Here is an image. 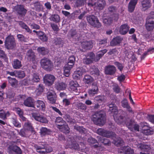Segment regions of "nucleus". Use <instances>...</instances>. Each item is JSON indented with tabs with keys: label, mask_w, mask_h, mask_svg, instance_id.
I'll use <instances>...</instances> for the list:
<instances>
[{
	"label": "nucleus",
	"mask_w": 154,
	"mask_h": 154,
	"mask_svg": "<svg viewBox=\"0 0 154 154\" xmlns=\"http://www.w3.org/2000/svg\"><path fill=\"white\" fill-rule=\"evenodd\" d=\"M46 145H48V143L46 142H42L38 145H35V147L37 152L42 154L44 153V151H42L41 150L45 149V148L46 147Z\"/></svg>",
	"instance_id": "obj_21"
},
{
	"label": "nucleus",
	"mask_w": 154,
	"mask_h": 154,
	"mask_svg": "<svg viewBox=\"0 0 154 154\" xmlns=\"http://www.w3.org/2000/svg\"><path fill=\"white\" fill-rule=\"evenodd\" d=\"M50 26L55 33H57L58 32V25L56 23H51Z\"/></svg>",
	"instance_id": "obj_56"
},
{
	"label": "nucleus",
	"mask_w": 154,
	"mask_h": 154,
	"mask_svg": "<svg viewBox=\"0 0 154 154\" xmlns=\"http://www.w3.org/2000/svg\"><path fill=\"white\" fill-rule=\"evenodd\" d=\"M18 24L23 29H25L26 32L30 34L32 32V30L29 27L22 21H19Z\"/></svg>",
	"instance_id": "obj_29"
},
{
	"label": "nucleus",
	"mask_w": 154,
	"mask_h": 154,
	"mask_svg": "<svg viewBox=\"0 0 154 154\" xmlns=\"http://www.w3.org/2000/svg\"><path fill=\"white\" fill-rule=\"evenodd\" d=\"M153 52H154V48H149L147 51L144 53L142 56L141 57V60H142L144 59L146 56L148 54L147 53L148 52H150V54H152Z\"/></svg>",
	"instance_id": "obj_52"
},
{
	"label": "nucleus",
	"mask_w": 154,
	"mask_h": 154,
	"mask_svg": "<svg viewBox=\"0 0 154 154\" xmlns=\"http://www.w3.org/2000/svg\"><path fill=\"white\" fill-rule=\"evenodd\" d=\"M94 99L99 103H101L104 101L105 97L103 95H99L96 97Z\"/></svg>",
	"instance_id": "obj_49"
},
{
	"label": "nucleus",
	"mask_w": 154,
	"mask_h": 154,
	"mask_svg": "<svg viewBox=\"0 0 154 154\" xmlns=\"http://www.w3.org/2000/svg\"><path fill=\"white\" fill-rule=\"evenodd\" d=\"M41 65L43 69L45 70L50 71L54 68V65L51 60L48 58H44L41 59Z\"/></svg>",
	"instance_id": "obj_5"
},
{
	"label": "nucleus",
	"mask_w": 154,
	"mask_h": 154,
	"mask_svg": "<svg viewBox=\"0 0 154 154\" xmlns=\"http://www.w3.org/2000/svg\"><path fill=\"white\" fill-rule=\"evenodd\" d=\"M140 2L141 7L143 11H145L150 8L152 4L151 0H141Z\"/></svg>",
	"instance_id": "obj_14"
},
{
	"label": "nucleus",
	"mask_w": 154,
	"mask_h": 154,
	"mask_svg": "<svg viewBox=\"0 0 154 154\" xmlns=\"http://www.w3.org/2000/svg\"><path fill=\"white\" fill-rule=\"evenodd\" d=\"M7 79L9 83L12 88H16L17 87L18 81L15 78L8 76Z\"/></svg>",
	"instance_id": "obj_23"
},
{
	"label": "nucleus",
	"mask_w": 154,
	"mask_h": 154,
	"mask_svg": "<svg viewBox=\"0 0 154 154\" xmlns=\"http://www.w3.org/2000/svg\"><path fill=\"white\" fill-rule=\"evenodd\" d=\"M74 128L82 134L84 133L85 131V128L78 125L75 126Z\"/></svg>",
	"instance_id": "obj_51"
},
{
	"label": "nucleus",
	"mask_w": 154,
	"mask_h": 154,
	"mask_svg": "<svg viewBox=\"0 0 154 154\" xmlns=\"http://www.w3.org/2000/svg\"><path fill=\"white\" fill-rule=\"evenodd\" d=\"M35 107H36L39 110H44L45 109V104L44 102L40 100H38L35 103Z\"/></svg>",
	"instance_id": "obj_28"
},
{
	"label": "nucleus",
	"mask_w": 154,
	"mask_h": 154,
	"mask_svg": "<svg viewBox=\"0 0 154 154\" xmlns=\"http://www.w3.org/2000/svg\"><path fill=\"white\" fill-rule=\"evenodd\" d=\"M15 94L13 92H9L7 94V97L11 100L14 99Z\"/></svg>",
	"instance_id": "obj_55"
},
{
	"label": "nucleus",
	"mask_w": 154,
	"mask_h": 154,
	"mask_svg": "<svg viewBox=\"0 0 154 154\" xmlns=\"http://www.w3.org/2000/svg\"><path fill=\"white\" fill-rule=\"evenodd\" d=\"M99 141L105 146H109L111 145V142L107 139L100 137Z\"/></svg>",
	"instance_id": "obj_41"
},
{
	"label": "nucleus",
	"mask_w": 154,
	"mask_h": 154,
	"mask_svg": "<svg viewBox=\"0 0 154 154\" xmlns=\"http://www.w3.org/2000/svg\"><path fill=\"white\" fill-rule=\"evenodd\" d=\"M103 23L106 25H110L112 23V19L111 17H107L103 19Z\"/></svg>",
	"instance_id": "obj_46"
},
{
	"label": "nucleus",
	"mask_w": 154,
	"mask_h": 154,
	"mask_svg": "<svg viewBox=\"0 0 154 154\" xmlns=\"http://www.w3.org/2000/svg\"><path fill=\"white\" fill-rule=\"evenodd\" d=\"M97 132L98 134L107 138L114 137L115 136V133L112 131L102 128L97 129Z\"/></svg>",
	"instance_id": "obj_9"
},
{
	"label": "nucleus",
	"mask_w": 154,
	"mask_h": 154,
	"mask_svg": "<svg viewBox=\"0 0 154 154\" xmlns=\"http://www.w3.org/2000/svg\"><path fill=\"white\" fill-rule=\"evenodd\" d=\"M129 27L127 24L121 26L119 29L120 33L122 35L126 34L128 31Z\"/></svg>",
	"instance_id": "obj_31"
},
{
	"label": "nucleus",
	"mask_w": 154,
	"mask_h": 154,
	"mask_svg": "<svg viewBox=\"0 0 154 154\" xmlns=\"http://www.w3.org/2000/svg\"><path fill=\"white\" fill-rule=\"evenodd\" d=\"M138 0H131L128 5V10L130 12H133L135 6Z\"/></svg>",
	"instance_id": "obj_27"
},
{
	"label": "nucleus",
	"mask_w": 154,
	"mask_h": 154,
	"mask_svg": "<svg viewBox=\"0 0 154 154\" xmlns=\"http://www.w3.org/2000/svg\"><path fill=\"white\" fill-rule=\"evenodd\" d=\"M14 38L12 35H8L6 38L5 42V46L8 50L13 49L16 46Z\"/></svg>",
	"instance_id": "obj_3"
},
{
	"label": "nucleus",
	"mask_w": 154,
	"mask_h": 154,
	"mask_svg": "<svg viewBox=\"0 0 154 154\" xmlns=\"http://www.w3.org/2000/svg\"><path fill=\"white\" fill-rule=\"evenodd\" d=\"M37 50L40 54L42 55H45L48 53V50L44 47H38L37 48Z\"/></svg>",
	"instance_id": "obj_34"
},
{
	"label": "nucleus",
	"mask_w": 154,
	"mask_h": 154,
	"mask_svg": "<svg viewBox=\"0 0 154 154\" xmlns=\"http://www.w3.org/2000/svg\"><path fill=\"white\" fill-rule=\"evenodd\" d=\"M146 29L148 31L153 30L154 28V12H151L146 20L145 25Z\"/></svg>",
	"instance_id": "obj_2"
},
{
	"label": "nucleus",
	"mask_w": 154,
	"mask_h": 154,
	"mask_svg": "<svg viewBox=\"0 0 154 154\" xmlns=\"http://www.w3.org/2000/svg\"><path fill=\"white\" fill-rule=\"evenodd\" d=\"M75 61V58L74 56H71L70 57L68 60V62L66 66L72 68L74 65Z\"/></svg>",
	"instance_id": "obj_37"
},
{
	"label": "nucleus",
	"mask_w": 154,
	"mask_h": 154,
	"mask_svg": "<svg viewBox=\"0 0 154 154\" xmlns=\"http://www.w3.org/2000/svg\"><path fill=\"white\" fill-rule=\"evenodd\" d=\"M70 67L66 66L64 70V75L66 77H68L70 74V71L71 68Z\"/></svg>",
	"instance_id": "obj_50"
},
{
	"label": "nucleus",
	"mask_w": 154,
	"mask_h": 154,
	"mask_svg": "<svg viewBox=\"0 0 154 154\" xmlns=\"http://www.w3.org/2000/svg\"><path fill=\"white\" fill-rule=\"evenodd\" d=\"M45 151H44V153L42 154H45L46 153H48L51 152L53 150L52 147L49 146L48 144V145L46 146V147L45 148Z\"/></svg>",
	"instance_id": "obj_63"
},
{
	"label": "nucleus",
	"mask_w": 154,
	"mask_h": 154,
	"mask_svg": "<svg viewBox=\"0 0 154 154\" xmlns=\"http://www.w3.org/2000/svg\"><path fill=\"white\" fill-rule=\"evenodd\" d=\"M25 125L27 128V129L30 131L33 134H35L36 132L31 123L29 122H26L25 123Z\"/></svg>",
	"instance_id": "obj_39"
},
{
	"label": "nucleus",
	"mask_w": 154,
	"mask_h": 154,
	"mask_svg": "<svg viewBox=\"0 0 154 154\" xmlns=\"http://www.w3.org/2000/svg\"><path fill=\"white\" fill-rule=\"evenodd\" d=\"M25 76V74L23 71H19L17 72V76L20 79L24 78Z\"/></svg>",
	"instance_id": "obj_64"
},
{
	"label": "nucleus",
	"mask_w": 154,
	"mask_h": 154,
	"mask_svg": "<svg viewBox=\"0 0 154 154\" xmlns=\"http://www.w3.org/2000/svg\"><path fill=\"white\" fill-rule=\"evenodd\" d=\"M122 105L124 108H130V106L129 105L128 100L126 99H124L122 102Z\"/></svg>",
	"instance_id": "obj_54"
},
{
	"label": "nucleus",
	"mask_w": 154,
	"mask_h": 154,
	"mask_svg": "<svg viewBox=\"0 0 154 154\" xmlns=\"http://www.w3.org/2000/svg\"><path fill=\"white\" fill-rule=\"evenodd\" d=\"M107 52V50L104 49L98 52L96 56L94 57V61L97 62L102 57L104 54Z\"/></svg>",
	"instance_id": "obj_30"
},
{
	"label": "nucleus",
	"mask_w": 154,
	"mask_h": 154,
	"mask_svg": "<svg viewBox=\"0 0 154 154\" xmlns=\"http://www.w3.org/2000/svg\"><path fill=\"white\" fill-rule=\"evenodd\" d=\"M93 61L89 58L86 57L85 58H84L83 60V63L85 64L89 65L93 62Z\"/></svg>",
	"instance_id": "obj_57"
},
{
	"label": "nucleus",
	"mask_w": 154,
	"mask_h": 154,
	"mask_svg": "<svg viewBox=\"0 0 154 154\" xmlns=\"http://www.w3.org/2000/svg\"><path fill=\"white\" fill-rule=\"evenodd\" d=\"M67 86V85L66 83L63 82L60 83L58 84V90H65Z\"/></svg>",
	"instance_id": "obj_53"
},
{
	"label": "nucleus",
	"mask_w": 154,
	"mask_h": 154,
	"mask_svg": "<svg viewBox=\"0 0 154 154\" xmlns=\"http://www.w3.org/2000/svg\"><path fill=\"white\" fill-rule=\"evenodd\" d=\"M49 19L51 21L55 23H58V15L56 14L52 15Z\"/></svg>",
	"instance_id": "obj_58"
},
{
	"label": "nucleus",
	"mask_w": 154,
	"mask_h": 154,
	"mask_svg": "<svg viewBox=\"0 0 154 154\" xmlns=\"http://www.w3.org/2000/svg\"><path fill=\"white\" fill-rule=\"evenodd\" d=\"M91 120L96 125H103L106 122L105 113L103 111L96 112L92 115Z\"/></svg>",
	"instance_id": "obj_1"
},
{
	"label": "nucleus",
	"mask_w": 154,
	"mask_h": 154,
	"mask_svg": "<svg viewBox=\"0 0 154 154\" xmlns=\"http://www.w3.org/2000/svg\"><path fill=\"white\" fill-rule=\"evenodd\" d=\"M86 19L88 23L94 27L99 28L101 26V23L96 16L91 15L87 16Z\"/></svg>",
	"instance_id": "obj_4"
},
{
	"label": "nucleus",
	"mask_w": 154,
	"mask_h": 154,
	"mask_svg": "<svg viewBox=\"0 0 154 154\" xmlns=\"http://www.w3.org/2000/svg\"><path fill=\"white\" fill-rule=\"evenodd\" d=\"M11 120L13 124L16 127L20 128L21 127V125L17 120L16 118H12Z\"/></svg>",
	"instance_id": "obj_48"
},
{
	"label": "nucleus",
	"mask_w": 154,
	"mask_h": 154,
	"mask_svg": "<svg viewBox=\"0 0 154 154\" xmlns=\"http://www.w3.org/2000/svg\"><path fill=\"white\" fill-rule=\"evenodd\" d=\"M62 124H58V129L61 131L65 133L69 132V128L68 126L66 124L65 122L63 120L61 121Z\"/></svg>",
	"instance_id": "obj_18"
},
{
	"label": "nucleus",
	"mask_w": 154,
	"mask_h": 154,
	"mask_svg": "<svg viewBox=\"0 0 154 154\" xmlns=\"http://www.w3.org/2000/svg\"><path fill=\"white\" fill-rule=\"evenodd\" d=\"M47 98L50 103L52 104L55 103L56 95L53 91H49L47 93Z\"/></svg>",
	"instance_id": "obj_17"
},
{
	"label": "nucleus",
	"mask_w": 154,
	"mask_h": 154,
	"mask_svg": "<svg viewBox=\"0 0 154 154\" xmlns=\"http://www.w3.org/2000/svg\"><path fill=\"white\" fill-rule=\"evenodd\" d=\"M15 9L17 14L21 17H24L27 11L24 6L22 5L17 4L15 7Z\"/></svg>",
	"instance_id": "obj_8"
},
{
	"label": "nucleus",
	"mask_w": 154,
	"mask_h": 154,
	"mask_svg": "<svg viewBox=\"0 0 154 154\" xmlns=\"http://www.w3.org/2000/svg\"><path fill=\"white\" fill-rule=\"evenodd\" d=\"M0 58L3 59L5 62L7 63L8 62V59L7 54L2 50H0Z\"/></svg>",
	"instance_id": "obj_43"
},
{
	"label": "nucleus",
	"mask_w": 154,
	"mask_h": 154,
	"mask_svg": "<svg viewBox=\"0 0 154 154\" xmlns=\"http://www.w3.org/2000/svg\"><path fill=\"white\" fill-rule=\"evenodd\" d=\"M83 81L85 84L91 83L93 81V78L89 75H85L84 79Z\"/></svg>",
	"instance_id": "obj_40"
},
{
	"label": "nucleus",
	"mask_w": 154,
	"mask_h": 154,
	"mask_svg": "<svg viewBox=\"0 0 154 154\" xmlns=\"http://www.w3.org/2000/svg\"><path fill=\"white\" fill-rule=\"evenodd\" d=\"M94 43L92 41H85L81 43L82 47L85 50H90L91 49L93 46Z\"/></svg>",
	"instance_id": "obj_16"
},
{
	"label": "nucleus",
	"mask_w": 154,
	"mask_h": 154,
	"mask_svg": "<svg viewBox=\"0 0 154 154\" xmlns=\"http://www.w3.org/2000/svg\"><path fill=\"white\" fill-rule=\"evenodd\" d=\"M8 149L9 152H12L13 151L16 153L17 154H22V151L21 149L16 145H10L8 147Z\"/></svg>",
	"instance_id": "obj_20"
},
{
	"label": "nucleus",
	"mask_w": 154,
	"mask_h": 154,
	"mask_svg": "<svg viewBox=\"0 0 154 154\" xmlns=\"http://www.w3.org/2000/svg\"><path fill=\"white\" fill-rule=\"evenodd\" d=\"M23 104L26 106L35 108L34 105V100L32 98L30 97H28L24 100Z\"/></svg>",
	"instance_id": "obj_19"
},
{
	"label": "nucleus",
	"mask_w": 154,
	"mask_h": 154,
	"mask_svg": "<svg viewBox=\"0 0 154 154\" xmlns=\"http://www.w3.org/2000/svg\"><path fill=\"white\" fill-rule=\"evenodd\" d=\"M106 3L105 0H98L97 6L99 10H102L104 8Z\"/></svg>",
	"instance_id": "obj_38"
},
{
	"label": "nucleus",
	"mask_w": 154,
	"mask_h": 154,
	"mask_svg": "<svg viewBox=\"0 0 154 154\" xmlns=\"http://www.w3.org/2000/svg\"><path fill=\"white\" fill-rule=\"evenodd\" d=\"M129 122H128L126 123V125L131 131H133V130L139 131V125L135 124L134 121L131 119L128 120Z\"/></svg>",
	"instance_id": "obj_11"
},
{
	"label": "nucleus",
	"mask_w": 154,
	"mask_h": 154,
	"mask_svg": "<svg viewBox=\"0 0 154 154\" xmlns=\"http://www.w3.org/2000/svg\"><path fill=\"white\" fill-rule=\"evenodd\" d=\"M11 114L10 112L8 111L6 112L3 110H0V118L3 120H6L7 117L10 116Z\"/></svg>",
	"instance_id": "obj_33"
},
{
	"label": "nucleus",
	"mask_w": 154,
	"mask_h": 154,
	"mask_svg": "<svg viewBox=\"0 0 154 154\" xmlns=\"http://www.w3.org/2000/svg\"><path fill=\"white\" fill-rule=\"evenodd\" d=\"M27 58L28 60L33 63L36 62V56L35 53L32 49L29 50L26 53Z\"/></svg>",
	"instance_id": "obj_13"
},
{
	"label": "nucleus",
	"mask_w": 154,
	"mask_h": 154,
	"mask_svg": "<svg viewBox=\"0 0 154 154\" xmlns=\"http://www.w3.org/2000/svg\"><path fill=\"white\" fill-rule=\"evenodd\" d=\"M86 57L91 60L94 61V57H95V54L92 52H90L88 53L86 55Z\"/></svg>",
	"instance_id": "obj_60"
},
{
	"label": "nucleus",
	"mask_w": 154,
	"mask_h": 154,
	"mask_svg": "<svg viewBox=\"0 0 154 154\" xmlns=\"http://www.w3.org/2000/svg\"><path fill=\"white\" fill-rule=\"evenodd\" d=\"M12 65L13 68L16 69H20L22 66L21 62L17 59L14 60Z\"/></svg>",
	"instance_id": "obj_35"
},
{
	"label": "nucleus",
	"mask_w": 154,
	"mask_h": 154,
	"mask_svg": "<svg viewBox=\"0 0 154 154\" xmlns=\"http://www.w3.org/2000/svg\"><path fill=\"white\" fill-rule=\"evenodd\" d=\"M55 79V77L53 75L46 74L43 78L44 82L47 86H50L53 85Z\"/></svg>",
	"instance_id": "obj_10"
},
{
	"label": "nucleus",
	"mask_w": 154,
	"mask_h": 154,
	"mask_svg": "<svg viewBox=\"0 0 154 154\" xmlns=\"http://www.w3.org/2000/svg\"><path fill=\"white\" fill-rule=\"evenodd\" d=\"M76 106L78 109L85 110L87 108L86 106L82 103H77L76 104Z\"/></svg>",
	"instance_id": "obj_47"
},
{
	"label": "nucleus",
	"mask_w": 154,
	"mask_h": 154,
	"mask_svg": "<svg viewBox=\"0 0 154 154\" xmlns=\"http://www.w3.org/2000/svg\"><path fill=\"white\" fill-rule=\"evenodd\" d=\"M121 114L122 115H118L114 117V119L116 122L119 124L121 123H126L128 122H129L128 120L131 119L125 117L124 116L126 114L125 112L123 111L121 112Z\"/></svg>",
	"instance_id": "obj_6"
},
{
	"label": "nucleus",
	"mask_w": 154,
	"mask_h": 154,
	"mask_svg": "<svg viewBox=\"0 0 154 154\" xmlns=\"http://www.w3.org/2000/svg\"><path fill=\"white\" fill-rule=\"evenodd\" d=\"M33 118L36 121L43 123H47L48 122L46 118L41 115L38 112H33L32 114Z\"/></svg>",
	"instance_id": "obj_7"
},
{
	"label": "nucleus",
	"mask_w": 154,
	"mask_h": 154,
	"mask_svg": "<svg viewBox=\"0 0 154 154\" xmlns=\"http://www.w3.org/2000/svg\"><path fill=\"white\" fill-rule=\"evenodd\" d=\"M45 88V87L42 84H40L38 85V88L36 90V92L38 95H39L42 94V93L43 91V90Z\"/></svg>",
	"instance_id": "obj_44"
},
{
	"label": "nucleus",
	"mask_w": 154,
	"mask_h": 154,
	"mask_svg": "<svg viewBox=\"0 0 154 154\" xmlns=\"http://www.w3.org/2000/svg\"><path fill=\"white\" fill-rule=\"evenodd\" d=\"M99 71L97 68H95V67L94 68H92L91 69V72L92 74H94L96 75H99Z\"/></svg>",
	"instance_id": "obj_59"
},
{
	"label": "nucleus",
	"mask_w": 154,
	"mask_h": 154,
	"mask_svg": "<svg viewBox=\"0 0 154 154\" xmlns=\"http://www.w3.org/2000/svg\"><path fill=\"white\" fill-rule=\"evenodd\" d=\"M88 141L91 145L97 143V140L96 139L92 137L88 138Z\"/></svg>",
	"instance_id": "obj_62"
},
{
	"label": "nucleus",
	"mask_w": 154,
	"mask_h": 154,
	"mask_svg": "<svg viewBox=\"0 0 154 154\" xmlns=\"http://www.w3.org/2000/svg\"><path fill=\"white\" fill-rule=\"evenodd\" d=\"M116 71V67L113 66H108L106 67L105 73L106 74L112 75L115 73Z\"/></svg>",
	"instance_id": "obj_24"
},
{
	"label": "nucleus",
	"mask_w": 154,
	"mask_h": 154,
	"mask_svg": "<svg viewBox=\"0 0 154 154\" xmlns=\"http://www.w3.org/2000/svg\"><path fill=\"white\" fill-rule=\"evenodd\" d=\"M82 75V70L79 69H77L74 72L72 76L74 79H78L80 78V77Z\"/></svg>",
	"instance_id": "obj_42"
},
{
	"label": "nucleus",
	"mask_w": 154,
	"mask_h": 154,
	"mask_svg": "<svg viewBox=\"0 0 154 154\" xmlns=\"http://www.w3.org/2000/svg\"><path fill=\"white\" fill-rule=\"evenodd\" d=\"M38 35L39 39L43 42H46L48 40V37L43 32L38 31Z\"/></svg>",
	"instance_id": "obj_36"
},
{
	"label": "nucleus",
	"mask_w": 154,
	"mask_h": 154,
	"mask_svg": "<svg viewBox=\"0 0 154 154\" xmlns=\"http://www.w3.org/2000/svg\"><path fill=\"white\" fill-rule=\"evenodd\" d=\"M140 147L143 151L148 152L150 149L149 146L146 144H142L140 146Z\"/></svg>",
	"instance_id": "obj_61"
},
{
	"label": "nucleus",
	"mask_w": 154,
	"mask_h": 154,
	"mask_svg": "<svg viewBox=\"0 0 154 154\" xmlns=\"http://www.w3.org/2000/svg\"><path fill=\"white\" fill-rule=\"evenodd\" d=\"M120 149L122 151L120 153L123 152L124 154H134V150L128 146H125L121 148Z\"/></svg>",
	"instance_id": "obj_22"
},
{
	"label": "nucleus",
	"mask_w": 154,
	"mask_h": 154,
	"mask_svg": "<svg viewBox=\"0 0 154 154\" xmlns=\"http://www.w3.org/2000/svg\"><path fill=\"white\" fill-rule=\"evenodd\" d=\"M51 132V130L45 127H42L40 129V133L42 137L49 135Z\"/></svg>",
	"instance_id": "obj_25"
},
{
	"label": "nucleus",
	"mask_w": 154,
	"mask_h": 154,
	"mask_svg": "<svg viewBox=\"0 0 154 154\" xmlns=\"http://www.w3.org/2000/svg\"><path fill=\"white\" fill-rule=\"evenodd\" d=\"M112 142L115 145L117 146H122L124 144V141L120 137H115Z\"/></svg>",
	"instance_id": "obj_32"
},
{
	"label": "nucleus",
	"mask_w": 154,
	"mask_h": 154,
	"mask_svg": "<svg viewBox=\"0 0 154 154\" xmlns=\"http://www.w3.org/2000/svg\"><path fill=\"white\" fill-rule=\"evenodd\" d=\"M122 38L119 36H117L113 38L110 42V45L112 46H115L119 44Z\"/></svg>",
	"instance_id": "obj_26"
},
{
	"label": "nucleus",
	"mask_w": 154,
	"mask_h": 154,
	"mask_svg": "<svg viewBox=\"0 0 154 154\" xmlns=\"http://www.w3.org/2000/svg\"><path fill=\"white\" fill-rule=\"evenodd\" d=\"M33 82H39L40 79L39 76L36 73H34L32 77L29 79Z\"/></svg>",
	"instance_id": "obj_45"
},
{
	"label": "nucleus",
	"mask_w": 154,
	"mask_h": 154,
	"mask_svg": "<svg viewBox=\"0 0 154 154\" xmlns=\"http://www.w3.org/2000/svg\"><path fill=\"white\" fill-rule=\"evenodd\" d=\"M69 87L71 90L75 92L76 93V94H77L78 93L80 92L79 90V86L78 84L76 82L73 81L70 82Z\"/></svg>",
	"instance_id": "obj_12"
},
{
	"label": "nucleus",
	"mask_w": 154,
	"mask_h": 154,
	"mask_svg": "<svg viewBox=\"0 0 154 154\" xmlns=\"http://www.w3.org/2000/svg\"><path fill=\"white\" fill-rule=\"evenodd\" d=\"M92 88L89 89L88 93L90 96H93L97 94L98 91V87L96 83L94 82L92 85Z\"/></svg>",
	"instance_id": "obj_15"
}]
</instances>
